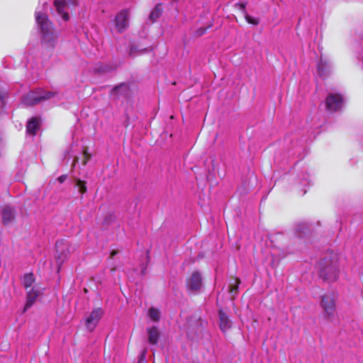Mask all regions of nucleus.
<instances>
[{
  "label": "nucleus",
  "instance_id": "1a4fd4ad",
  "mask_svg": "<svg viewBox=\"0 0 363 363\" xmlns=\"http://www.w3.org/2000/svg\"><path fill=\"white\" fill-rule=\"evenodd\" d=\"M52 96L51 92H48L45 95L35 96L34 94L30 93L27 94L23 99V102L27 106H33L38 104L42 100H46L50 99Z\"/></svg>",
  "mask_w": 363,
  "mask_h": 363
},
{
  "label": "nucleus",
  "instance_id": "6e6552de",
  "mask_svg": "<svg viewBox=\"0 0 363 363\" xmlns=\"http://www.w3.org/2000/svg\"><path fill=\"white\" fill-rule=\"evenodd\" d=\"M26 294L27 301L23 310L24 312L26 311L28 308L33 306V304L36 301L37 298L40 294V291L36 286H31L30 289H28V290H26Z\"/></svg>",
  "mask_w": 363,
  "mask_h": 363
},
{
  "label": "nucleus",
  "instance_id": "f03ea898",
  "mask_svg": "<svg viewBox=\"0 0 363 363\" xmlns=\"http://www.w3.org/2000/svg\"><path fill=\"white\" fill-rule=\"evenodd\" d=\"M320 277L328 281H335L338 278L337 259L335 255H330L324 257L319 263Z\"/></svg>",
  "mask_w": 363,
  "mask_h": 363
},
{
  "label": "nucleus",
  "instance_id": "4be33fe9",
  "mask_svg": "<svg viewBox=\"0 0 363 363\" xmlns=\"http://www.w3.org/2000/svg\"><path fill=\"white\" fill-rule=\"evenodd\" d=\"M212 26H213V24L211 23V24L208 25V26H206V27H204V28H203V27L199 28V29H197V30H196V35H197V36H201V35H204V34L207 32V30H208L210 28H211V27H212Z\"/></svg>",
  "mask_w": 363,
  "mask_h": 363
},
{
  "label": "nucleus",
  "instance_id": "2eb2a0df",
  "mask_svg": "<svg viewBox=\"0 0 363 363\" xmlns=\"http://www.w3.org/2000/svg\"><path fill=\"white\" fill-rule=\"evenodd\" d=\"M38 129V121L37 118H32L27 124L26 130L27 132L32 135H35L37 130Z\"/></svg>",
  "mask_w": 363,
  "mask_h": 363
},
{
  "label": "nucleus",
  "instance_id": "f257e3e1",
  "mask_svg": "<svg viewBox=\"0 0 363 363\" xmlns=\"http://www.w3.org/2000/svg\"><path fill=\"white\" fill-rule=\"evenodd\" d=\"M35 17L37 23L40 27L42 45L46 46L47 48H54L57 35L52 23L45 13L40 11L35 12Z\"/></svg>",
  "mask_w": 363,
  "mask_h": 363
},
{
  "label": "nucleus",
  "instance_id": "ddd939ff",
  "mask_svg": "<svg viewBox=\"0 0 363 363\" xmlns=\"http://www.w3.org/2000/svg\"><path fill=\"white\" fill-rule=\"evenodd\" d=\"M130 91L129 86L127 84L122 83L113 89L112 94H116L118 97L121 96H126L129 94Z\"/></svg>",
  "mask_w": 363,
  "mask_h": 363
},
{
  "label": "nucleus",
  "instance_id": "cd10ccee",
  "mask_svg": "<svg viewBox=\"0 0 363 363\" xmlns=\"http://www.w3.org/2000/svg\"><path fill=\"white\" fill-rule=\"evenodd\" d=\"M77 162H78V157H75L73 161V163H72V167L75 166V164Z\"/></svg>",
  "mask_w": 363,
  "mask_h": 363
},
{
  "label": "nucleus",
  "instance_id": "4468645a",
  "mask_svg": "<svg viewBox=\"0 0 363 363\" xmlns=\"http://www.w3.org/2000/svg\"><path fill=\"white\" fill-rule=\"evenodd\" d=\"M35 281V279L33 273L30 272L25 274L23 279V285L26 290H28V289H30L31 286H33Z\"/></svg>",
  "mask_w": 363,
  "mask_h": 363
},
{
  "label": "nucleus",
  "instance_id": "bb28decb",
  "mask_svg": "<svg viewBox=\"0 0 363 363\" xmlns=\"http://www.w3.org/2000/svg\"><path fill=\"white\" fill-rule=\"evenodd\" d=\"M118 254V251L117 250H112L111 252V256L110 257L112 259L116 255Z\"/></svg>",
  "mask_w": 363,
  "mask_h": 363
},
{
  "label": "nucleus",
  "instance_id": "9b49d317",
  "mask_svg": "<svg viewBox=\"0 0 363 363\" xmlns=\"http://www.w3.org/2000/svg\"><path fill=\"white\" fill-rule=\"evenodd\" d=\"M3 223L6 225L15 220V210L10 206H4L2 209Z\"/></svg>",
  "mask_w": 363,
  "mask_h": 363
},
{
  "label": "nucleus",
  "instance_id": "c85d7f7f",
  "mask_svg": "<svg viewBox=\"0 0 363 363\" xmlns=\"http://www.w3.org/2000/svg\"><path fill=\"white\" fill-rule=\"evenodd\" d=\"M69 1L72 4H75L76 2H77V0H69Z\"/></svg>",
  "mask_w": 363,
  "mask_h": 363
},
{
  "label": "nucleus",
  "instance_id": "a878e982",
  "mask_svg": "<svg viewBox=\"0 0 363 363\" xmlns=\"http://www.w3.org/2000/svg\"><path fill=\"white\" fill-rule=\"evenodd\" d=\"M62 16V18L65 21H68L69 18V13L67 12H62V13H60Z\"/></svg>",
  "mask_w": 363,
  "mask_h": 363
},
{
  "label": "nucleus",
  "instance_id": "5701e85b",
  "mask_svg": "<svg viewBox=\"0 0 363 363\" xmlns=\"http://www.w3.org/2000/svg\"><path fill=\"white\" fill-rule=\"evenodd\" d=\"M83 160H82V164L83 165H86V163L88 162V161L91 159V154H89L87 151V147L84 148V151H83Z\"/></svg>",
  "mask_w": 363,
  "mask_h": 363
},
{
  "label": "nucleus",
  "instance_id": "412c9836",
  "mask_svg": "<svg viewBox=\"0 0 363 363\" xmlns=\"http://www.w3.org/2000/svg\"><path fill=\"white\" fill-rule=\"evenodd\" d=\"M243 16H245V18L246 19L247 23L250 24L257 25L259 22V19L252 18V16H249L247 13H245Z\"/></svg>",
  "mask_w": 363,
  "mask_h": 363
},
{
  "label": "nucleus",
  "instance_id": "f8f14e48",
  "mask_svg": "<svg viewBox=\"0 0 363 363\" xmlns=\"http://www.w3.org/2000/svg\"><path fill=\"white\" fill-rule=\"evenodd\" d=\"M218 315L220 328L222 331L225 332L230 328L231 322L228 318V315H226V313L223 312L222 310H219Z\"/></svg>",
  "mask_w": 363,
  "mask_h": 363
},
{
  "label": "nucleus",
  "instance_id": "aec40b11",
  "mask_svg": "<svg viewBox=\"0 0 363 363\" xmlns=\"http://www.w3.org/2000/svg\"><path fill=\"white\" fill-rule=\"evenodd\" d=\"M53 4H54V6H55L56 10H57V13L59 14L60 13H62V12H65L64 9H65V6L67 4L65 1H64V0H62V1L55 0Z\"/></svg>",
  "mask_w": 363,
  "mask_h": 363
},
{
  "label": "nucleus",
  "instance_id": "20e7f679",
  "mask_svg": "<svg viewBox=\"0 0 363 363\" xmlns=\"http://www.w3.org/2000/svg\"><path fill=\"white\" fill-rule=\"evenodd\" d=\"M129 9H123L115 16L113 21L118 33H123L129 26Z\"/></svg>",
  "mask_w": 363,
  "mask_h": 363
},
{
  "label": "nucleus",
  "instance_id": "f3484780",
  "mask_svg": "<svg viewBox=\"0 0 363 363\" xmlns=\"http://www.w3.org/2000/svg\"><path fill=\"white\" fill-rule=\"evenodd\" d=\"M240 280L238 278H234L232 282L229 284V292L230 294H237Z\"/></svg>",
  "mask_w": 363,
  "mask_h": 363
},
{
  "label": "nucleus",
  "instance_id": "b1692460",
  "mask_svg": "<svg viewBox=\"0 0 363 363\" xmlns=\"http://www.w3.org/2000/svg\"><path fill=\"white\" fill-rule=\"evenodd\" d=\"M246 3H237L235 4V7H237L238 9H239V10L240 11L242 15H245V13H247L246 12Z\"/></svg>",
  "mask_w": 363,
  "mask_h": 363
},
{
  "label": "nucleus",
  "instance_id": "a211bd4d",
  "mask_svg": "<svg viewBox=\"0 0 363 363\" xmlns=\"http://www.w3.org/2000/svg\"><path fill=\"white\" fill-rule=\"evenodd\" d=\"M75 186L78 188L79 191L84 194L87 191L86 182L80 179H76Z\"/></svg>",
  "mask_w": 363,
  "mask_h": 363
},
{
  "label": "nucleus",
  "instance_id": "7ed1b4c3",
  "mask_svg": "<svg viewBox=\"0 0 363 363\" xmlns=\"http://www.w3.org/2000/svg\"><path fill=\"white\" fill-rule=\"evenodd\" d=\"M203 285L201 274L196 270L186 279V286L188 291L196 293L201 290Z\"/></svg>",
  "mask_w": 363,
  "mask_h": 363
},
{
  "label": "nucleus",
  "instance_id": "39448f33",
  "mask_svg": "<svg viewBox=\"0 0 363 363\" xmlns=\"http://www.w3.org/2000/svg\"><path fill=\"white\" fill-rule=\"evenodd\" d=\"M343 104L342 96L340 94H329L325 99L326 110L336 112L342 108Z\"/></svg>",
  "mask_w": 363,
  "mask_h": 363
},
{
  "label": "nucleus",
  "instance_id": "0eeeda50",
  "mask_svg": "<svg viewBox=\"0 0 363 363\" xmlns=\"http://www.w3.org/2000/svg\"><path fill=\"white\" fill-rule=\"evenodd\" d=\"M103 310L101 308L94 309L86 319V327L89 331H93L103 315Z\"/></svg>",
  "mask_w": 363,
  "mask_h": 363
},
{
  "label": "nucleus",
  "instance_id": "393cba45",
  "mask_svg": "<svg viewBox=\"0 0 363 363\" xmlns=\"http://www.w3.org/2000/svg\"><path fill=\"white\" fill-rule=\"evenodd\" d=\"M67 174H62L57 179L60 183L62 184L67 179Z\"/></svg>",
  "mask_w": 363,
  "mask_h": 363
},
{
  "label": "nucleus",
  "instance_id": "6ab92c4d",
  "mask_svg": "<svg viewBox=\"0 0 363 363\" xmlns=\"http://www.w3.org/2000/svg\"><path fill=\"white\" fill-rule=\"evenodd\" d=\"M160 311L158 309L155 308L153 307L150 308L148 311L149 317L151 320L153 321H159L160 316Z\"/></svg>",
  "mask_w": 363,
  "mask_h": 363
},
{
  "label": "nucleus",
  "instance_id": "dca6fc26",
  "mask_svg": "<svg viewBox=\"0 0 363 363\" xmlns=\"http://www.w3.org/2000/svg\"><path fill=\"white\" fill-rule=\"evenodd\" d=\"M162 12L163 10L162 9V4H157L150 14V19L152 22H155L157 18H159L162 16Z\"/></svg>",
  "mask_w": 363,
  "mask_h": 363
},
{
  "label": "nucleus",
  "instance_id": "423d86ee",
  "mask_svg": "<svg viewBox=\"0 0 363 363\" xmlns=\"http://www.w3.org/2000/svg\"><path fill=\"white\" fill-rule=\"evenodd\" d=\"M321 306L324 310L327 318H330L335 312V302L330 295H323L321 300Z\"/></svg>",
  "mask_w": 363,
  "mask_h": 363
},
{
  "label": "nucleus",
  "instance_id": "9d476101",
  "mask_svg": "<svg viewBox=\"0 0 363 363\" xmlns=\"http://www.w3.org/2000/svg\"><path fill=\"white\" fill-rule=\"evenodd\" d=\"M147 341L149 344L156 345L160 339V331L157 327L153 325L147 328Z\"/></svg>",
  "mask_w": 363,
  "mask_h": 363
}]
</instances>
